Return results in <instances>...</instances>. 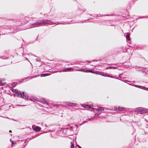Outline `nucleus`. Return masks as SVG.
<instances>
[{
	"instance_id": "nucleus-1",
	"label": "nucleus",
	"mask_w": 148,
	"mask_h": 148,
	"mask_svg": "<svg viewBox=\"0 0 148 148\" xmlns=\"http://www.w3.org/2000/svg\"><path fill=\"white\" fill-rule=\"evenodd\" d=\"M12 91L13 92H15L17 94L18 96L19 97L25 99H27L28 98V96L27 94L24 92H23L22 94L21 92L18 90L16 89H12Z\"/></svg>"
},
{
	"instance_id": "nucleus-2",
	"label": "nucleus",
	"mask_w": 148,
	"mask_h": 148,
	"mask_svg": "<svg viewBox=\"0 0 148 148\" xmlns=\"http://www.w3.org/2000/svg\"><path fill=\"white\" fill-rule=\"evenodd\" d=\"M135 112L140 114L147 113L148 112V109L143 107H139L136 108Z\"/></svg>"
},
{
	"instance_id": "nucleus-3",
	"label": "nucleus",
	"mask_w": 148,
	"mask_h": 148,
	"mask_svg": "<svg viewBox=\"0 0 148 148\" xmlns=\"http://www.w3.org/2000/svg\"><path fill=\"white\" fill-rule=\"evenodd\" d=\"M49 21L47 20H42L40 22H37L33 24V25H36L35 27H38L40 26V25L44 24L47 23H49Z\"/></svg>"
},
{
	"instance_id": "nucleus-4",
	"label": "nucleus",
	"mask_w": 148,
	"mask_h": 148,
	"mask_svg": "<svg viewBox=\"0 0 148 148\" xmlns=\"http://www.w3.org/2000/svg\"><path fill=\"white\" fill-rule=\"evenodd\" d=\"M64 103H65L68 106H75L76 105V104L74 103H72L71 102H63Z\"/></svg>"
},
{
	"instance_id": "nucleus-5",
	"label": "nucleus",
	"mask_w": 148,
	"mask_h": 148,
	"mask_svg": "<svg viewBox=\"0 0 148 148\" xmlns=\"http://www.w3.org/2000/svg\"><path fill=\"white\" fill-rule=\"evenodd\" d=\"M32 128L36 131H39L41 129L40 127L38 126H33Z\"/></svg>"
},
{
	"instance_id": "nucleus-6",
	"label": "nucleus",
	"mask_w": 148,
	"mask_h": 148,
	"mask_svg": "<svg viewBox=\"0 0 148 148\" xmlns=\"http://www.w3.org/2000/svg\"><path fill=\"white\" fill-rule=\"evenodd\" d=\"M80 71H83L84 72H91V73H95L94 72H92V71L90 70V69H82L81 70H79Z\"/></svg>"
},
{
	"instance_id": "nucleus-7",
	"label": "nucleus",
	"mask_w": 148,
	"mask_h": 148,
	"mask_svg": "<svg viewBox=\"0 0 148 148\" xmlns=\"http://www.w3.org/2000/svg\"><path fill=\"white\" fill-rule=\"evenodd\" d=\"M134 86L135 87H136L138 88H139L142 89L144 90H145L146 89H147V88H146L145 87L141 86H138L137 85H135Z\"/></svg>"
},
{
	"instance_id": "nucleus-8",
	"label": "nucleus",
	"mask_w": 148,
	"mask_h": 148,
	"mask_svg": "<svg viewBox=\"0 0 148 148\" xmlns=\"http://www.w3.org/2000/svg\"><path fill=\"white\" fill-rule=\"evenodd\" d=\"M117 66L115 67V66H111L106 67V69H116L117 68Z\"/></svg>"
},
{
	"instance_id": "nucleus-9",
	"label": "nucleus",
	"mask_w": 148,
	"mask_h": 148,
	"mask_svg": "<svg viewBox=\"0 0 148 148\" xmlns=\"http://www.w3.org/2000/svg\"><path fill=\"white\" fill-rule=\"evenodd\" d=\"M82 106L83 107H84L85 108H90V107L88 105H82Z\"/></svg>"
},
{
	"instance_id": "nucleus-10",
	"label": "nucleus",
	"mask_w": 148,
	"mask_h": 148,
	"mask_svg": "<svg viewBox=\"0 0 148 148\" xmlns=\"http://www.w3.org/2000/svg\"><path fill=\"white\" fill-rule=\"evenodd\" d=\"M5 84V83L2 82L1 81V80L0 81V86H4Z\"/></svg>"
},
{
	"instance_id": "nucleus-11",
	"label": "nucleus",
	"mask_w": 148,
	"mask_h": 148,
	"mask_svg": "<svg viewBox=\"0 0 148 148\" xmlns=\"http://www.w3.org/2000/svg\"><path fill=\"white\" fill-rule=\"evenodd\" d=\"M124 108L122 107H119L118 108V109L119 111H121L123 110V109H124Z\"/></svg>"
},
{
	"instance_id": "nucleus-12",
	"label": "nucleus",
	"mask_w": 148,
	"mask_h": 148,
	"mask_svg": "<svg viewBox=\"0 0 148 148\" xmlns=\"http://www.w3.org/2000/svg\"><path fill=\"white\" fill-rule=\"evenodd\" d=\"M73 69L71 68H66V71H71V70Z\"/></svg>"
},
{
	"instance_id": "nucleus-13",
	"label": "nucleus",
	"mask_w": 148,
	"mask_h": 148,
	"mask_svg": "<svg viewBox=\"0 0 148 148\" xmlns=\"http://www.w3.org/2000/svg\"><path fill=\"white\" fill-rule=\"evenodd\" d=\"M126 38L128 40H130V36L129 35L127 34L126 36Z\"/></svg>"
},
{
	"instance_id": "nucleus-14",
	"label": "nucleus",
	"mask_w": 148,
	"mask_h": 148,
	"mask_svg": "<svg viewBox=\"0 0 148 148\" xmlns=\"http://www.w3.org/2000/svg\"><path fill=\"white\" fill-rule=\"evenodd\" d=\"M48 75H49L48 74H42L41 75V77H45V76H47Z\"/></svg>"
},
{
	"instance_id": "nucleus-15",
	"label": "nucleus",
	"mask_w": 148,
	"mask_h": 148,
	"mask_svg": "<svg viewBox=\"0 0 148 148\" xmlns=\"http://www.w3.org/2000/svg\"><path fill=\"white\" fill-rule=\"evenodd\" d=\"M99 111H103L104 110V108L102 107H99Z\"/></svg>"
},
{
	"instance_id": "nucleus-16",
	"label": "nucleus",
	"mask_w": 148,
	"mask_h": 148,
	"mask_svg": "<svg viewBox=\"0 0 148 148\" xmlns=\"http://www.w3.org/2000/svg\"><path fill=\"white\" fill-rule=\"evenodd\" d=\"M16 85V84L15 83H12L11 87H14V86H15Z\"/></svg>"
},
{
	"instance_id": "nucleus-17",
	"label": "nucleus",
	"mask_w": 148,
	"mask_h": 148,
	"mask_svg": "<svg viewBox=\"0 0 148 148\" xmlns=\"http://www.w3.org/2000/svg\"><path fill=\"white\" fill-rule=\"evenodd\" d=\"M103 76H107L108 77H110L111 78H113V76H110V75H102Z\"/></svg>"
},
{
	"instance_id": "nucleus-18",
	"label": "nucleus",
	"mask_w": 148,
	"mask_h": 148,
	"mask_svg": "<svg viewBox=\"0 0 148 148\" xmlns=\"http://www.w3.org/2000/svg\"><path fill=\"white\" fill-rule=\"evenodd\" d=\"M71 148H74V146L73 144H72V143L71 142Z\"/></svg>"
},
{
	"instance_id": "nucleus-19",
	"label": "nucleus",
	"mask_w": 148,
	"mask_h": 148,
	"mask_svg": "<svg viewBox=\"0 0 148 148\" xmlns=\"http://www.w3.org/2000/svg\"><path fill=\"white\" fill-rule=\"evenodd\" d=\"M63 72H65L66 71V69H63L62 71Z\"/></svg>"
},
{
	"instance_id": "nucleus-20",
	"label": "nucleus",
	"mask_w": 148,
	"mask_h": 148,
	"mask_svg": "<svg viewBox=\"0 0 148 148\" xmlns=\"http://www.w3.org/2000/svg\"><path fill=\"white\" fill-rule=\"evenodd\" d=\"M93 109H95L96 111H99V108H93Z\"/></svg>"
},
{
	"instance_id": "nucleus-21",
	"label": "nucleus",
	"mask_w": 148,
	"mask_h": 148,
	"mask_svg": "<svg viewBox=\"0 0 148 148\" xmlns=\"http://www.w3.org/2000/svg\"><path fill=\"white\" fill-rule=\"evenodd\" d=\"M73 125H74V126H75L77 128V124H75V123H74V124H73Z\"/></svg>"
},
{
	"instance_id": "nucleus-22",
	"label": "nucleus",
	"mask_w": 148,
	"mask_h": 148,
	"mask_svg": "<svg viewBox=\"0 0 148 148\" xmlns=\"http://www.w3.org/2000/svg\"><path fill=\"white\" fill-rule=\"evenodd\" d=\"M10 142H11L12 143V146H13V141H12L11 139H10Z\"/></svg>"
},
{
	"instance_id": "nucleus-23",
	"label": "nucleus",
	"mask_w": 148,
	"mask_h": 148,
	"mask_svg": "<svg viewBox=\"0 0 148 148\" xmlns=\"http://www.w3.org/2000/svg\"><path fill=\"white\" fill-rule=\"evenodd\" d=\"M2 57H0V58H1L2 59H7V58H2Z\"/></svg>"
},
{
	"instance_id": "nucleus-24",
	"label": "nucleus",
	"mask_w": 148,
	"mask_h": 148,
	"mask_svg": "<svg viewBox=\"0 0 148 148\" xmlns=\"http://www.w3.org/2000/svg\"><path fill=\"white\" fill-rule=\"evenodd\" d=\"M77 146L78 147V148H81V147L79 146V145H77Z\"/></svg>"
},
{
	"instance_id": "nucleus-25",
	"label": "nucleus",
	"mask_w": 148,
	"mask_h": 148,
	"mask_svg": "<svg viewBox=\"0 0 148 148\" xmlns=\"http://www.w3.org/2000/svg\"><path fill=\"white\" fill-rule=\"evenodd\" d=\"M87 62H91L89 61H86Z\"/></svg>"
},
{
	"instance_id": "nucleus-26",
	"label": "nucleus",
	"mask_w": 148,
	"mask_h": 148,
	"mask_svg": "<svg viewBox=\"0 0 148 148\" xmlns=\"http://www.w3.org/2000/svg\"><path fill=\"white\" fill-rule=\"evenodd\" d=\"M109 15H108V14L104 15V16H109Z\"/></svg>"
},
{
	"instance_id": "nucleus-27",
	"label": "nucleus",
	"mask_w": 148,
	"mask_h": 148,
	"mask_svg": "<svg viewBox=\"0 0 148 148\" xmlns=\"http://www.w3.org/2000/svg\"><path fill=\"white\" fill-rule=\"evenodd\" d=\"M99 74L100 75H101V73L99 72Z\"/></svg>"
},
{
	"instance_id": "nucleus-28",
	"label": "nucleus",
	"mask_w": 148,
	"mask_h": 148,
	"mask_svg": "<svg viewBox=\"0 0 148 148\" xmlns=\"http://www.w3.org/2000/svg\"><path fill=\"white\" fill-rule=\"evenodd\" d=\"M45 103V101H44L42 102V103Z\"/></svg>"
},
{
	"instance_id": "nucleus-29",
	"label": "nucleus",
	"mask_w": 148,
	"mask_h": 148,
	"mask_svg": "<svg viewBox=\"0 0 148 148\" xmlns=\"http://www.w3.org/2000/svg\"><path fill=\"white\" fill-rule=\"evenodd\" d=\"M145 120L147 121V122H148V121H147V120H146V119H145Z\"/></svg>"
},
{
	"instance_id": "nucleus-30",
	"label": "nucleus",
	"mask_w": 148,
	"mask_h": 148,
	"mask_svg": "<svg viewBox=\"0 0 148 148\" xmlns=\"http://www.w3.org/2000/svg\"><path fill=\"white\" fill-rule=\"evenodd\" d=\"M9 132H11V131L10 130L9 131Z\"/></svg>"
},
{
	"instance_id": "nucleus-31",
	"label": "nucleus",
	"mask_w": 148,
	"mask_h": 148,
	"mask_svg": "<svg viewBox=\"0 0 148 148\" xmlns=\"http://www.w3.org/2000/svg\"><path fill=\"white\" fill-rule=\"evenodd\" d=\"M70 130L71 131L72 130V128H71V129H70Z\"/></svg>"
},
{
	"instance_id": "nucleus-32",
	"label": "nucleus",
	"mask_w": 148,
	"mask_h": 148,
	"mask_svg": "<svg viewBox=\"0 0 148 148\" xmlns=\"http://www.w3.org/2000/svg\"><path fill=\"white\" fill-rule=\"evenodd\" d=\"M37 100H38L37 99H36V100H35L36 101H37Z\"/></svg>"
},
{
	"instance_id": "nucleus-33",
	"label": "nucleus",
	"mask_w": 148,
	"mask_h": 148,
	"mask_svg": "<svg viewBox=\"0 0 148 148\" xmlns=\"http://www.w3.org/2000/svg\"><path fill=\"white\" fill-rule=\"evenodd\" d=\"M14 143H13V144H14Z\"/></svg>"
}]
</instances>
